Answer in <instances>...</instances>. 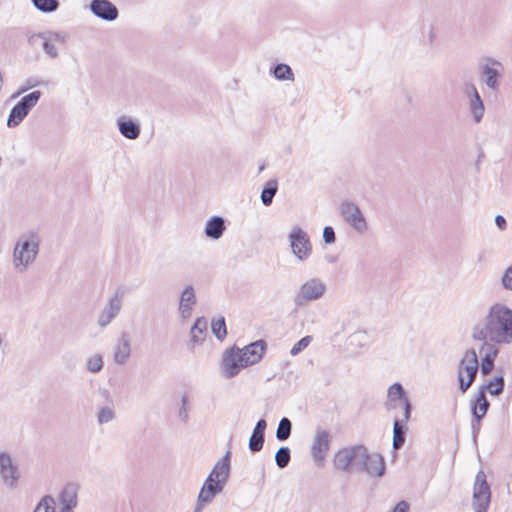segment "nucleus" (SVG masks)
<instances>
[{
  "label": "nucleus",
  "mask_w": 512,
  "mask_h": 512,
  "mask_svg": "<svg viewBox=\"0 0 512 512\" xmlns=\"http://www.w3.org/2000/svg\"><path fill=\"white\" fill-rule=\"evenodd\" d=\"M479 370V366H476L470 370H467L466 373L463 375L461 374V371H457V381H458V387L461 393H466L468 389L471 387V385L474 383L477 373Z\"/></svg>",
  "instance_id": "29"
},
{
  "label": "nucleus",
  "mask_w": 512,
  "mask_h": 512,
  "mask_svg": "<svg viewBox=\"0 0 512 512\" xmlns=\"http://www.w3.org/2000/svg\"><path fill=\"white\" fill-rule=\"evenodd\" d=\"M409 419L405 418V414L403 413V417H395L393 421V438H392V447L394 450H399L402 448L406 441L407 434V422Z\"/></svg>",
  "instance_id": "23"
},
{
  "label": "nucleus",
  "mask_w": 512,
  "mask_h": 512,
  "mask_svg": "<svg viewBox=\"0 0 512 512\" xmlns=\"http://www.w3.org/2000/svg\"><path fill=\"white\" fill-rule=\"evenodd\" d=\"M78 489L77 484L67 483L59 494L60 504L76 507L78 504Z\"/></svg>",
  "instance_id": "26"
},
{
  "label": "nucleus",
  "mask_w": 512,
  "mask_h": 512,
  "mask_svg": "<svg viewBox=\"0 0 512 512\" xmlns=\"http://www.w3.org/2000/svg\"><path fill=\"white\" fill-rule=\"evenodd\" d=\"M207 331V321L204 317H198L194 321L190 333L191 342L193 344H201L204 341V337H201Z\"/></svg>",
  "instance_id": "32"
},
{
  "label": "nucleus",
  "mask_w": 512,
  "mask_h": 512,
  "mask_svg": "<svg viewBox=\"0 0 512 512\" xmlns=\"http://www.w3.org/2000/svg\"><path fill=\"white\" fill-rule=\"evenodd\" d=\"M483 157H484V152L482 150H480L479 155H478V159L476 161V166L479 165V163L481 162Z\"/></svg>",
  "instance_id": "52"
},
{
  "label": "nucleus",
  "mask_w": 512,
  "mask_h": 512,
  "mask_svg": "<svg viewBox=\"0 0 512 512\" xmlns=\"http://www.w3.org/2000/svg\"><path fill=\"white\" fill-rule=\"evenodd\" d=\"M340 214L358 233H364L367 230L366 219L355 203L343 201L340 205Z\"/></svg>",
  "instance_id": "14"
},
{
  "label": "nucleus",
  "mask_w": 512,
  "mask_h": 512,
  "mask_svg": "<svg viewBox=\"0 0 512 512\" xmlns=\"http://www.w3.org/2000/svg\"><path fill=\"white\" fill-rule=\"evenodd\" d=\"M104 367V360L101 354H95L86 360V369L91 373H99Z\"/></svg>",
  "instance_id": "38"
},
{
  "label": "nucleus",
  "mask_w": 512,
  "mask_h": 512,
  "mask_svg": "<svg viewBox=\"0 0 512 512\" xmlns=\"http://www.w3.org/2000/svg\"><path fill=\"white\" fill-rule=\"evenodd\" d=\"M33 512H56L55 500L51 495L43 496L36 504Z\"/></svg>",
  "instance_id": "37"
},
{
  "label": "nucleus",
  "mask_w": 512,
  "mask_h": 512,
  "mask_svg": "<svg viewBox=\"0 0 512 512\" xmlns=\"http://www.w3.org/2000/svg\"><path fill=\"white\" fill-rule=\"evenodd\" d=\"M505 388V380L503 375L495 376L489 380L486 384L479 387V391L482 393H489L491 396H499L503 393Z\"/></svg>",
  "instance_id": "27"
},
{
  "label": "nucleus",
  "mask_w": 512,
  "mask_h": 512,
  "mask_svg": "<svg viewBox=\"0 0 512 512\" xmlns=\"http://www.w3.org/2000/svg\"><path fill=\"white\" fill-rule=\"evenodd\" d=\"M74 508L75 507L69 505H61L59 512H74Z\"/></svg>",
  "instance_id": "51"
},
{
  "label": "nucleus",
  "mask_w": 512,
  "mask_h": 512,
  "mask_svg": "<svg viewBox=\"0 0 512 512\" xmlns=\"http://www.w3.org/2000/svg\"><path fill=\"white\" fill-rule=\"evenodd\" d=\"M409 503L405 500L399 501L391 510V512H409Z\"/></svg>",
  "instance_id": "48"
},
{
  "label": "nucleus",
  "mask_w": 512,
  "mask_h": 512,
  "mask_svg": "<svg viewBox=\"0 0 512 512\" xmlns=\"http://www.w3.org/2000/svg\"><path fill=\"white\" fill-rule=\"evenodd\" d=\"M292 253L300 261L307 260L312 253L309 235L301 227H293L288 235Z\"/></svg>",
  "instance_id": "10"
},
{
  "label": "nucleus",
  "mask_w": 512,
  "mask_h": 512,
  "mask_svg": "<svg viewBox=\"0 0 512 512\" xmlns=\"http://www.w3.org/2000/svg\"><path fill=\"white\" fill-rule=\"evenodd\" d=\"M231 471V452L228 450L225 455L215 463L212 471L205 479L198 497L194 512H200L205 504L211 503L213 499L224 490Z\"/></svg>",
  "instance_id": "4"
},
{
  "label": "nucleus",
  "mask_w": 512,
  "mask_h": 512,
  "mask_svg": "<svg viewBox=\"0 0 512 512\" xmlns=\"http://www.w3.org/2000/svg\"><path fill=\"white\" fill-rule=\"evenodd\" d=\"M503 65L501 62L487 58L486 62L480 65V79L493 92H497L502 78Z\"/></svg>",
  "instance_id": "12"
},
{
  "label": "nucleus",
  "mask_w": 512,
  "mask_h": 512,
  "mask_svg": "<svg viewBox=\"0 0 512 512\" xmlns=\"http://www.w3.org/2000/svg\"><path fill=\"white\" fill-rule=\"evenodd\" d=\"M495 224L501 231H504L507 227L506 219L502 215H496Z\"/></svg>",
  "instance_id": "49"
},
{
  "label": "nucleus",
  "mask_w": 512,
  "mask_h": 512,
  "mask_svg": "<svg viewBox=\"0 0 512 512\" xmlns=\"http://www.w3.org/2000/svg\"><path fill=\"white\" fill-rule=\"evenodd\" d=\"M211 331L213 335L219 340L223 341L227 336V328L224 317H220L216 320H213L211 323Z\"/></svg>",
  "instance_id": "36"
},
{
  "label": "nucleus",
  "mask_w": 512,
  "mask_h": 512,
  "mask_svg": "<svg viewBox=\"0 0 512 512\" xmlns=\"http://www.w3.org/2000/svg\"><path fill=\"white\" fill-rule=\"evenodd\" d=\"M269 73L279 81H294L292 68L286 63H278L269 69Z\"/></svg>",
  "instance_id": "30"
},
{
  "label": "nucleus",
  "mask_w": 512,
  "mask_h": 512,
  "mask_svg": "<svg viewBox=\"0 0 512 512\" xmlns=\"http://www.w3.org/2000/svg\"><path fill=\"white\" fill-rule=\"evenodd\" d=\"M69 34H31L28 42L31 46L40 45L51 58H56L67 47Z\"/></svg>",
  "instance_id": "6"
},
{
  "label": "nucleus",
  "mask_w": 512,
  "mask_h": 512,
  "mask_svg": "<svg viewBox=\"0 0 512 512\" xmlns=\"http://www.w3.org/2000/svg\"><path fill=\"white\" fill-rule=\"evenodd\" d=\"M483 343L480 347V353L482 356H490L491 358H496L499 352V349L495 346L496 343L490 342L489 340H481Z\"/></svg>",
  "instance_id": "39"
},
{
  "label": "nucleus",
  "mask_w": 512,
  "mask_h": 512,
  "mask_svg": "<svg viewBox=\"0 0 512 512\" xmlns=\"http://www.w3.org/2000/svg\"><path fill=\"white\" fill-rule=\"evenodd\" d=\"M501 283L504 289L512 290V265L505 270Z\"/></svg>",
  "instance_id": "47"
},
{
  "label": "nucleus",
  "mask_w": 512,
  "mask_h": 512,
  "mask_svg": "<svg viewBox=\"0 0 512 512\" xmlns=\"http://www.w3.org/2000/svg\"><path fill=\"white\" fill-rule=\"evenodd\" d=\"M266 428L267 422L264 418H261L256 422L248 441V448L252 453H256L262 450L265 442Z\"/></svg>",
  "instance_id": "21"
},
{
  "label": "nucleus",
  "mask_w": 512,
  "mask_h": 512,
  "mask_svg": "<svg viewBox=\"0 0 512 512\" xmlns=\"http://www.w3.org/2000/svg\"><path fill=\"white\" fill-rule=\"evenodd\" d=\"M332 436L329 431L317 429L311 445V456L316 462H323L329 452Z\"/></svg>",
  "instance_id": "16"
},
{
  "label": "nucleus",
  "mask_w": 512,
  "mask_h": 512,
  "mask_svg": "<svg viewBox=\"0 0 512 512\" xmlns=\"http://www.w3.org/2000/svg\"><path fill=\"white\" fill-rule=\"evenodd\" d=\"M123 291L117 290L113 296L108 299L107 304L100 312L97 324L101 328L108 326L120 313L123 305Z\"/></svg>",
  "instance_id": "15"
},
{
  "label": "nucleus",
  "mask_w": 512,
  "mask_h": 512,
  "mask_svg": "<svg viewBox=\"0 0 512 512\" xmlns=\"http://www.w3.org/2000/svg\"><path fill=\"white\" fill-rule=\"evenodd\" d=\"M490 408V402L486 397V393L478 390L477 394L470 400V413L478 414L480 417H485Z\"/></svg>",
  "instance_id": "25"
},
{
  "label": "nucleus",
  "mask_w": 512,
  "mask_h": 512,
  "mask_svg": "<svg viewBox=\"0 0 512 512\" xmlns=\"http://www.w3.org/2000/svg\"><path fill=\"white\" fill-rule=\"evenodd\" d=\"M119 133L126 139L135 140L141 134V124L137 119L122 115L116 120Z\"/></svg>",
  "instance_id": "19"
},
{
  "label": "nucleus",
  "mask_w": 512,
  "mask_h": 512,
  "mask_svg": "<svg viewBox=\"0 0 512 512\" xmlns=\"http://www.w3.org/2000/svg\"><path fill=\"white\" fill-rule=\"evenodd\" d=\"M89 9L94 16L108 22L116 20L119 15L118 8L110 0H91Z\"/></svg>",
  "instance_id": "18"
},
{
  "label": "nucleus",
  "mask_w": 512,
  "mask_h": 512,
  "mask_svg": "<svg viewBox=\"0 0 512 512\" xmlns=\"http://www.w3.org/2000/svg\"><path fill=\"white\" fill-rule=\"evenodd\" d=\"M476 366H479V359L474 348H469L465 351L463 357L460 359L457 371H461V374L467 372Z\"/></svg>",
  "instance_id": "28"
},
{
  "label": "nucleus",
  "mask_w": 512,
  "mask_h": 512,
  "mask_svg": "<svg viewBox=\"0 0 512 512\" xmlns=\"http://www.w3.org/2000/svg\"><path fill=\"white\" fill-rule=\"evenodd\" d=\"M464 94L468 97L469 111L473 121L477 124L480 123L484 116L485 106L476 86L473 83H467L464 87Z\"/></svg>",
  "instance_id": "17"
},
{
  "label": "nucleus",
  "mask_w": 512,
  "mask_h": 512,
  "mask_svg": "<svg viewBox=\"0 0 512 512\" xmlns=\"http://www.w3.org/2000/svg\"><path fill=\"white\" fill-rule=\"evenodd\" d=\"M435 40V34H423V39L420 41L427 46H432Z\"/></svg>",
  "instance_id": "50"
},
{
  "label": "nucleus",
  "mask_w": 512,
  "mask_h": 512,
  "mask_svg": "<svg viewBox=\"0 0 512 512\" xmlns=\"http://www.w3.org/2000/svg\"><path fill=\"white\" fill-rule=\"evenodd\" d=\"M472 338L498 344L512 342V309L500 303L492 305L484 323L473 327Z\"/></svg>",
  "instance_id": "2"
},
{
  "label": "nucleus",
  "mask_w": 512,
  "mask_h": 512,
  "mask_svg": "<svg viewBox=\"0 0 512 512\" xmlns=\"http://www.w3.org/2000/svg\"><path fill=\"white\" fill-rule=\"evenodd\" d=\"M265 169V164L263 163L262 165L259 166V173H261L263 170Z\"/></svg>",
  "instance_id": "53"
},
{
  "label": "nucleus",
  "mask_w": 512,
  "mask_h": 512,
  "mask_svg": "<svg viewBox=\"0 0 512 512\" xmlns=\"http://www.w3.org/2000/svg\"><path fill=\"white\" fill-rule=\"evenodd\" d=\"M335 469L346 473L362 472L372 477L385 474V460L381 454L369 453L363 444L339 449L333 457Z\"/></svg>",
  "instance_id": "1"
},
{
  "label": "nucleus",
  "mask_w": 512,
  "mask_h": 512,
  "mask_svg": "<svg viewBox=\"0 0 512 512\" xmlns=\"http://www.w3.org/2000/svg\"><path fill=\"white\" fill-rule=\"evenodd\" d=\"M278 191L277 179L268 180L261 191L260 199L264 206L268 207L272 204L273 199Z\"/></svg>",
  "instance_id": "31"
},
{
  "label": "nucleus",
  "mask_w": 512,
  "mask_h": 512,
  "mask_svg": "<svg viewBox=\"0 0 512 512\" xmlns=\"http://www.w3.org/2000/svg\"><path fill=\"white\" fill-rule=\"evenodd\" d=\"M275 463L279 469L286 468L291 461V450L288 446H281L275 453Z\"/></svg>",
  "instance_id": "35"
},
{
  "label": "nucleus",
  "mask_w": 512,
  "mask_h": 512,
  "mask_svg": "<svg viewBox=\"0 0 512 512\" xmlns=\"http://www.w3.org/2000/svg\"><path fill=\"white\" fill-rule=\"evenodd\" d=\"M323 241L326 244H333L336 241L335 231L332 226H325L323 228Z\"/></svg>",
  "instance_id": "46"
},
{
  "label": "nucleus",
  "mask_w": 512,
  "mask_h": 512,
  "mask_svg": "<svg viewBox=\"0 0 512 512\" xmlns=\"http://www.w3.org/2000/svg\"><path fill=\"white\" fill-rule=\"evenodd\" d=\"M31 3L38 11L48 14L56 11L59 6V0H31Z\"/></svg>",
  "instance_id": "34"
},
{
  "label": "nucleus",
  "mask_w": 512,
  "mask_h": 512,
  "mask_svg": "<svg viewBox=\"0 0 512 512\" xmlns=\"http://www.w3.org/2000/svg\"><path fill=\"white\" fill-rule=\"evenodd\" d=\"M388 400L385 403V407L388 411L394 410L400 405L403 409L406 419H410L412 413V403L401 383H393L387 391Z\"/></svg>",
  "instance_id": "9"
},
{
  "label": "nucleus",
  "mask_w": 512,
  "mask_h": 512,
  "mask_svg": "<svg viewBox=\"0 0 512 512\" xmlns=\"http://www.w3.org/2000/svg\"><path fill=\"white\" fill-rule=\"evenodd\" d=\"M20 476L19 466L12 456L6 451L0 452V477L3 484L9 489H15Z\"/></svg>",
  "instance_id": "13"
},
{
  "label": "nucleus",
  "mask_w": 512,
  "mask_h": 512,
  "mask_svg": "<svg viewBox=\"0 0 512 512\" xmlns=\"http://www.w3.org/2000/svg\"><path fill=\"white\" fill-rule=\"evenodd\" d=\"M39 246L40 239L34 232L18 240L13 250V263L19 272L25 271L35 261Z\"/></svg>",
  "instance_id": "5"
},
{
  "label": "nucleus",
  "mask_w": 512,
  "mask_h": 512,
  "mask_svg": "<svg viewBox=\"0 0 512 512\" xmlns=\"http://www.w3.org/2000/svg\"><path fill=\"white\" fill-rule=\"evenodd\" d=\"M292 433V422L289 418L283 417L278 422L275 437L278 441H286Z\"/></svg>",
  "instance_id": "33"
},
{
  "label": "nucleus",
  "mask_w": 512,
  "mask_h": 512,
  "mask_svg": "<svg viewBox=\"0 0 512 512\" xmlns=\"http://www.w3.org/2000/svg\"><path fill=\"white\" fill-rule=\"evenodd\" d=\"M197 303L195 289L192 285H187L181 292L179 298L178 311L183 319H188L192 315L193 307Z\"/></svg>",
  "instance_id": "20"
},
{
  "label": "nucleus",
  "mask_w": 512,
  "mask_h": 512,
  "mask_svg": "<svg viewBox=\"0 0 512 512\" xmlns=\"http://www.w3.org/2000/svg\"><path fill=\"white\" fill-rule=\"evenodd\" d=\"M42 96L39 90L32 91L31 93L23 96L10 110L7 119V126L15 128L27 117L29 112L36 106Z\"/></svg>",
  "instance_id": "7"
},
{
  "label": "nucleus",
  "mask_w": 512,
  "mask_h": 512,
  "mask_svg": "<svg viewBox=\"0 0 512 512\" xmlns=\"http://www.w3.org/2000/svg\"><path fill=\"white\" fill-rule=\"evenodd\" d=\"M188 402H189V398L186 394H184L181 398V407L178 411V417L180 418L181 421H183L184 423H186L188 421V418H189V415H188Z\"/></svg>",
  "instance_id": "45"
},
{
  "label": "nucleus",
  "mask_w": 512,
  "mask_h": 512,
  "mask_svg": "<svg viewBox=\"0 0 512 512\" xmlns=\"http://www.w3.org/2000/svg\"><path fill=\"white\" fill-rule=\"evenodd\" d=\"M471 432H472V440L475 445H477V438L481 430L483 417L478 416V414H471Z\"/></svg>",
  "instance_id": "41"
},
{
  "label": "nucleus",
  "mask_w": 512,
  "mask_h": 512,
  "mask_svg": "<svg viewBox=\"0 0 512 512\" xmlns=\"http://www.w3.org/2000/svg\"><path fill=\"white\" fill-rule=\"evenodd\" d=\"M115 418V412L108 406L102 407L98 412L99 424H104L112 421Z\"/></svg>",
  "instance_id": "44"
},
{
  "label": "nucleus",
  "mask_w": 512,
  "mask_h": 512,
  "mask_svg": "<svg viewBox=\"0 0 512 512\" xmlns=\"http://www.w3.org/2000/svg\"><path fill=\"white\" fill-rule=\"evenodd\" d=\"M495 358H491L490 356H482L481 362H479V368L481 373L486 376L488 375L494 368Z\"/></svg>",
  "instance_id": "43"
},
{
  "label": "nucleus",
  "mask_w": 512,
  "mask_h": 512,
  "mask_svg": "<svg viewBox=\"0 0 512 512\" xmlns=\"http://www.w3.org/2000/svg\"><path fill=\"white\" fill-rule=\"evenodd\" d=\"M312 341V336H304L300 340H298L291 348L290 354L295 356L302 352Z\"/></svg>",
  "instance_id": "42"
},
{
  "label": "nucleus",
  "mask_w": 512,
  "mask_h": 512,
  "mask_svg": "<svg viewBox=\"0 0 512 512\" xmlns=\"http://www.w3.org/2000/svg\"><path fill=\"white\" fill-rule=\"evenodd\" d=\"M226 230L225 220L222 216L214 215L205 224L204 234L212 240L220 239Z\"/></svg>",
  "instance_id": "24"
},
{
  "label": "nucleus",
  "mask_w": 512,
  "mask_h": 512,
  "mask_svg": "<svg viewBox=\"0 0 512 512\" xmlns=\"http://www.w3.org/2000/svg\"><path fill=\"white\" fill-rule=\"evenodd\" d=\"M326 291V285L318 278H312L304 282L294 297L296 306L301 307L309 301L320 299Z\"/></svg>",
  "instance_id": "11"
},
{
  "label": "nucleus",
  "mask_w": 512,
  "mask_h": 512,
  "mask_svg": "<svg viewBox=\"0 0 512 512\" xmlns=\"http://www.w3.org/2000/svg\"><path fill=\"white\" fill-rule=\"evenodd\" d=\"M42 84H43V81H41V80H38L36 78H28L25 80L24 84L18 89V91L12 95V98L19 97L20 95L27 92L28 90H30L36 86H40Z\"/></svg>",
  "instance_id": "40"
},
{
  "label": "nucleus",
  "mask_w": 512,
  "mask_h": 512,
  "mask_svg": "<svg viewBox=\"0 0 512 512\" xmlns=\"http://www.w3.org/2000/svg\"><path fill=\"white\" fill-rule=\"evenodd\" d=\"M491 487L487 482V476L483 470H479L475 476L472 506L474 512H487L491 503Z\"/></svg>",
  "instance_id": "8"
},
{
  "label": "nucleus",
  "mask_w": 512,
  "mask_h": 512,
  "mask_svg": "<svg viewBox=\"0 0 512 512\" xmlns=\"http://www.w3.org/2000/svg\"><path fill=\"white\" fill-rule=\"evenodd\" d=\"M131 355V343H130V337L129 334L126 332H122L121 336L119 337L117 344L114 349V361L119 364L123 365L127 362Z\"/></svg>",
  "instance_id": "22"
},
{
  "label": "nucleus",
  "mask_w": 512,
  "mask_h": 512,
  "mask_svg": "<svg viewBox=\"0 0 512 512\" xmlns=\"http://www.w3.org/2000/svg\"><path fill=\"white\" fill-rule=\"evenodd\" d=\"M267 349V343L263 339L256 340L240 349L232 346L227 349L222 359V375L232 379L239 374L241 369L260 362Z\"/></svg>",
  "instance_id": "3"
}]
</instances>
